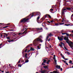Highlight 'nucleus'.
I'll return each instance as SVG.
<instances>
[{"label":"nucleus","mask_w":73,"mask_h":73,"mask_svg":"<svg viewBox=\"0 0 73 73\" xmlns=\"http://www.w3.org/2000/svg\"><path fill=\"white\" fill-rule=\"evenodd\" d=\"M47 23H48L49 24H50V22L49 21H47Z\"/></svg>","instance_id":"49"},{"label":"nucleus","mask_w":73,"mask_h":73,"mask_svg":"<svg viewBox=\"0 0 73 73\" xmlns=\"http://www.w3.org/2000/svg\"><path fill=\"white\" fill-rule=\"evenodd\" d=\"M38 30H42V28H40V29L38 28Z\"/></svg>","instance_id":"41"},{"label":"nucleus","mask_w":73,"mask_h":73,"mask_svg":"<svg viewBox=\"0 0 73 73\" xmlns=\"http://www.w3.org/2000/svg\"><path fill=\"white\" fill-rule=\"evenodd\" d=\"M55 25L56 26H58V25H59V24L58 23H55Z\"/></svg>","instance_id":"26"},{"label":"nucleus","mask_w":73,"mask_h":73,"mask_svg":"<svg viewBox=\"0 0 73 73\" xmlns=\"http://www.w3.org/2000/svg\"><path fill=\"white\" fill-rule=\"evenodd\" d=\"M44 59V60H48V58H44V59Z\"/></svg>","instance_id":"48"},{"label":"nucleus","mask_w":73,"mask_h":73,"mask_svg":"<svg viewBox=\"0 0 73 73\" xmlns=\"http://www.w3.org/2000/svg\"><path fill=\"white\" fill-rule=\"evenodd\" d=\"M21 60V59H20L19 60V61L18 62V63H20V60Z\"/></svg>","instance_id":"40"},{"label":"nucleus","mask_w":73,"mask_h":73,"mask_svg":"<svg viewBox=\"0 0 73 73\" xmlns=\"http://www.w3.org/2000/svg\"><path fill=\"white\" fill-rule=\"evenodd\" d=\"M50 60H48L47 62H46V64H49V62H50Z\"/></svg>","instance_id":"23"},{"label":"nucleus","mask_w":73,"mask_h":73,"mask_svg":"<svg viewBox=\"0 0 73 73\" xmlns=\"http://www.w3.org/2000/svg\"><path fill=\"white\" fill-rule=\"evenodd\" d=\"M66 64L67 65H68V64L67 63H66Z\"/></svg>","instance_id":"62"},{"label":"nucleus","mask_w":73,"mask_h":73,"mask_svg":"<svg viewBox=\"0 0 73 73\" xmlns=\"http://www.w3.org/2000/svg\"><path fill=\"white\" fill-rule=\"evenodd\" d=\"M64 49H66V50H67V51H68V49H67L66 48L65 46V45H64Z\"/></svg>","instance_id":"29"},{"label":"nucleus","mask_w":73,"mask_h":73,"mask_svg":"<svg viewBox=\"0 0 73 73\" xmlns=\"http://www.w3.org/2000/svg\"><path fill=\"white\" fill-rule=\"evenodd\" d=\"M18 35H21V33H19L18 34Z\"/></svg>","instance_id":"53"},{"label":"nucleus","mask_w":73,"mask_h":73,"mask_svg":"<svg viewBox=\"0 0 73 73\" xmlns=\"http://www.w3.org/2000/svg\"><path fill=\"white\" fill-rule=\"evenodd\" d=\"M48 36L49 37H52L53 36V35L51 33L50 34H48Z\"/></svg>","instance_id":"17"},{"label":"nucleus","mask_w":73,"mask_h":73,"mask_svg":"<svg viewBox=\"0 0 73 73\" xmlns=\"http://www.w3.org/2000/svg\"><path fill=\"white\" fill-rule=\"evenodd\" d=\"M59 46H60V47H62V45H61V44H59Z\"/></svg>","instance_id":"45"},{"label":"nucleus","mask_w":73,"mask_h":73,"mask_svg":"<svg viewBox=\"0 0 73 73\" xmlns=\"http://www.w3.org/2000/svg\"><path fill=\"white\" fill-rule=\"evenodd\" d=\"M42 60L43 61L42 63H44V64H45V63H46V60L44 59H43Z\"/></svg>","instance_id":"19"},{"label":"nucleus","mask_w":73,"mask_h":73,"mask_svg":"<svg viewBox=\"0 0 73 73\" xmlns=\"http://www.w3.org/2000/svg\"><path fill=\"white\" fill-rule=\"evenodd\" d=\"M62 57L64 59V58H65V57H64V55H62Z\"/></svg>","instance_id":"44"},{"label":"nucleus","mask_w":73,"mask_h":73,"mask_svg":"<svg viewBox=\"0 0 73 73\" xmlns=\"http://www.w3.org/2000/svg\"><path fill=\"white\" fill-rule=\"evenodd\" d=\"M64 40H65V41H66V42H67V44H68L70 47L71 48H73V46H72L71 44H73V43L71 41L69 40V38H68V37H65L64 38Z\"/></svg>","instance_id":"2"},{"label":"nucleus","mask_w":73,"mask_h":73,"mask_svg":"<svg viewBox=\"0 0 73 73\" xmlns=\"http://www.w3.org/2000/svg\"><path fill=\"white\" fill-rule=\"evenodd\" d=\"M10 31H14V30L11 29L10 30Z\"/></svg>","instance_id":"56"},{"label":"nucleus","mask_w":73,"mask_h":73,"mask_svg":"<svg viewBox=\"0 0 73 73\" xmlns=\"http://www.w3.org/2000/svg\"><path fill=\"white\" fill-rule=\"evenodd\" d=\"M66 8L67 10H68V11H70V10H71L72 9H73V7H71V8H70L69 7H66Z\"/></svg>","instance_id":"13"},{"label":"nucleus","mask_w":73,"mask_h":73,"mask_svg":"<svg viewBox=\"0 0 73 73\" xmlns=\"http://www.w3.org/2000/svg\"><path fill=\"white\" fill-rule=\"evenodd\" d=\"M62 33V35H66V33Z\"/></svg>","instance_id":"35"},{"label":"nucleus","mask_w":73,"mask_h":73,"mask_svg":"<svg viewBox=\"0 0 73 73\" xmlns=\"http://www.w3.org/2000/svg\"><path fill=\"white\" fill-rule=\"evenodd\" d=\"M62 61H63V62H64V63H66V61L63 60H62Z\"/></svg>","instance_id":"43"},{"label":"nucleus","mask_w":73,"mask_h":73,"mask_svg":"<svg viewBox=\"0 0 73 73\" xmlns=\"http://www.w3.org/2000/svg\"><path fill=\"white\" fill-rule=\"evenodd\" d=\"M7 27H8V26H7L4 27H3V28H7Z\"/></svg>","instance_id":"32"},{"label":"nucleus","mask_w":73,"mask_h":73,"mask_svg":"<svg viewBox=\"0 0 73 73\" xmlns=\"http://www.w3.org/2000/svg\"><path fill=\"white\" fill-rule=\"evenodd\" d=\"M61 18L62 19V23H63V22H64V18H62V17H61Z\"/></svg>","instance_id":"39"},{"label":"nucleus","mask_w":73,"mask_h":73,"mask_svg":"<svg viewBox=\"0 0 73 73\" xmlns=\"http://www.w3.org/2000/svg\"><path fill=\"white\" fill-rule=\"evenodd\" d=\"M29 18L26 19V18H24L22 19V20H21L19 22L20 23H23V24H24L25 23L27 22L29 20Z\"/></svg>","instance_id":"3"},{"label":"nucleus","mask_w":73,"mask_h":73,"mask_svg":"<svg viewBox=\"0 0 73 73\" xmlns=\"http://www.w3.org/2000/svg\"><path fill=\"white\" fill-rule=\"evenodd\" d=\"M44 17H45V18H46V17H48V18H49V19H52V17H51V16H50V15L48 14L46 15H45Z\"/></svg>","instance_id":"7"},{"label":"nucleus","mask_w":73,"mask_h":73,"mask_svg":"<svg viewBox=\"0 0 73 73\" xmlns=\"http://www.w3.org/2000/svg\"><path fill=\"white\" fill-rule=\"evenodd\" d=\"M58 24H60V25H62V23H58Z\"/></svg>","instance_id":"55"},{"label":"nucleus","mask_w":73,"mask_h":73,"mask_svg":"<svg viewBox=\"0 0 73 73\" xmlns=\"http://www.w3.org/2000/svg\"><path fill=\"white\" fill-rule=\"evenodd\" d=\"M58 38L59 41H62L63 40V38H61L59 36H58Z\"/></svg>","instance_id":"12"},{"label":"nucleus","mask_w":73,"mask_h":73,"mask_svg":"<svg viewBox=\"0 0 73 73\" xmlns=\"http://www.w3.org/2000/svg\"><path fill=\"white\" fill-rule=\"evenodd\" d=\"M30 50H31V51L35 50V49H34L32 47H31Z\"/></svg>","instance_id":"22"},{"label":"nucleus","mask_w":73,"mask_h":73,"mask_svg":"<svg viewBox=\"0 0 73 73\" xmlns=\"http://www.w3.org/2000/svg\"><path fill=\"white\" fill-rule=\"evenodd\" d=\"M36 14V13H32L31 14L28 16V17H30V16H31V17H32L34 16H37L36 15H36H34V14Z\"/></svg>","instance_id":"5"},{"label":"nucleus","mask_w":73,"mask_h":73,"mask_svg":"<svg viewBox=\"0 0 73 73\" xmlns=\"http://www.w3.org/2000/svg\"><path fill=\"white\" fill-rule=\"evenodd\" d=\"M60 44H61V45H62V44H63L64 46V45H65V44H64V43H62V42H61Z\"/></svg>","instance_id":"27"},{"label":"nucleus","mask_w":73,"mask_h":73,"mask_svg":"<svg viewBox=\"0 0 73 73\" xmlns=\"http://www.w3.org/2000/svg\"><path fill=\"white\" fill-rule=\"evenodd\" d=\"M14 40L13 39H8V42H13V41Z\"/></svg>","instance_id":"15"},{"label":"nucleus","mask_w":73,"mask_h":73,"mask_svg":"<svg viewBox=\"0 0 73 73\" xmlns=\"http://www.w3.org/2000/svg\"><path fill=\"white\" fill-rule=\"evenodd\" d=\"M1 37H3V35H2V34H1Z\"/></svg>","instance_id":"63"},{"label":"nucleus","mask_w":73,"mask_h":73,"mask_svg":"<svg viewBox=\"0 0 73 73\" xmlns=\"http://www.w3.org/2000/svg\"><path fill=\"white\" fill-rule=\"evenodd\" d=\"M55 57H56V55H54V57L53 58V59H54V61L55 63L56 64H57V60H56V58H55Z\"/></svg>","instance_id":"10"},{"label":"nucleus","mask_w":73,"mask_h":73,"mask_svg":"<svg viewBox=\"0 0 73 73\" xmlns=\"http://www.w3.org/2000/svg\"><path fill=\"white\" fill-rule=\"evenodd\" d=\"M37 48H38V49H40V47H39V46H37Z\"/></svg>","instance_id":"42"},{"label":"nucleus","mask_w":73,"mask_h":73,"mask_svg":"<svg viewBox=\"0 0 73 73\" xmlns=\"http://www.w3.org/2000/svg\"><path fill=\"white\" fill-rule=\"evenodd\" d=\"M18 66H19V67H21V65L20 64H19L18 65Z\"/></svg>","instance_id":"34"},{"label":"nucleus","mask_w":73,"mask_h":73,"mask_svg":"<svg viewBox=\"0 0 73 73\" xmlns=\"http://www.w3.org/2000/svg\"><path fill=\"white\" fill-rule=\"evenodd\" d=\"M49 37L48 35L47 36V38H49Z\"/></svg>","instance_id":"60"},{"label":"nucleus","mask_w":73,"mask_h":73,"mask_svg":"<svg viewBox=\"0 0 73 73\" xmlns=\"http://www.w3.org/2000/svg\"><path fill=\"white\" fill-rule=\"evenodd\" d=\"M67 53L68 54V55L70 54V53L68 51L67 52Z\"/></svg>","instance_id":"46"},{"label":"nucleus","mask_w":73,"mask_h":73,"mask_svg":"<svg viewBox=\"0 0 73 73\" xmlns=\"http://www.w3.org/2000/svg\"><path fill=\"white\" fill-rule=\"evenodd\" d=\"M23 57L24 58L25 57V55H24V54H23Z\"/></svg>","instance_id":"47"},{"label":"nucleus","mask_w":73,"mask_h":73,"mask_svg":"<svg viewBox=\"0 0 73 73\" xmlns=\"http://www.w3.org/2000/svg\"><path fill=\"white\" fill-rule=\"evenodd\" d=\"M29 62V60H26L25 62H25Z\"/></svg>","instance_id":"31"},{"label":"nucleus","mask_w":73,"mask_h":73,"mask_svg":"<svg viewBox=\"0 0 73 73\" xmlns=\"http://www.w3.org/2000/svg\"><path fill=\"white\" fill-rule=\"evenodd\" d=\"M3 34L4 35H6L7 39H8L9 40L10 39V37H7V36H8L7 34L4 33H3Z\"/></svg>","instance_id":"9"},{"label":"nucleus","mask_w":73,"mask_h":73,"mask_svg":"<svg viewBox=\"0 0 73 73\" xmlns=\"http://www.w3.org/2000/svg\"><path fill=\"white\" fill-rule=\"evenodd\" d=\"M72 62V60H70V61L69 62V63L70 64H71V63Z\"/></svg>","instance_id":"33"},{"label":"nucleus","mask_w":73,"mask_h":73,"mask_svg":"<svg viewBox=\"0 0 73 73\" xmlns=\"http://www.w3.org/2000/svg\"><path fill=\"white\" fill-rule=\"evenodd\" d=\"M30 51H31V50H28V51L27 52V53H29V52H30Z\"/></svg>","instance_id":"51"},{"label":"nucleus","mask_w":73,"mask_h":73,"mask_svg":"<svg viewBox=\"0 0 73 73\" xmlns=\"http://www.w3.org/2000/svg\"><path fill=\"white\" fill-rule=\"evenodd\" d=\"M49 47L50 48H52V46H51V45H50V46H49Z\"/></svg>","instance_id":"61"},{"label":"nucleus","mask_w":73,"mask_h":73,"mask_svg":"<svg viewBox=\"0 0 73 73\" xmlns=\"http://www.w3.org/2000/svg\"><path fill=\"white\" fill-rule=\"evenodd\" d=\"M35 13L36 16H40V15H41V13H40L39 12H36Z\"/></svg>","instance_id":"11"},{"label":"nucleus","mask_w":73,"mask_h":73,"mask_svg":"<svg viewBox=\"0 0 73 73\" xmlns=\"http://www.w3.org/2000/svg\"><path fill=\"white\" fill-rule=\"evenodd\" d=\"M70 24H65L64 25V26H69V25H70Z\"/></svg>","instance_id":"28"},{"label":"nucleus","mask_w":73,"mask_h":73,"mask_svg":"<svg viewBox=\"0 0 73 73\" xmlns=\"http://www.w3.org/2000/svg\"><path fill=\"white\" fill-rule=\"evenodd\" d=\"M50 22L51 23H53V22H54V21L53 20L51 21H50Z\"/></svg>","instance_id":"37"},{"label":"nucleus","mask_w":73,"mask_h":73,"mask_svg":"<svg viewBox=\"0 0 73 73\" xmlns=\"http://www.w3.org/2000/svg\"><path fill=\"white\" fill-rule=\"evenodd\" d=\"M5 73H9V71H5Z\"/></svg>","instance_id":"57"},{"label":"nucleus","mask_w":73,"mask_h":73,"mask_svg":"<svg viewBox=\"0 0 73 73\" xmlns=\"http://www.w3.org/2000/svg\"><path fill=\"white\" fill-rule=\"evenodd\" d=\"M57 71V70H56V71H54L53 72H50V73H60V72H58Z\"/></svg>","instance_id":"14"},{"label":"nucleus","mask_w":73,"mask_h":73,"mask_svg":"<svg viewBox=\"0 0 73 73\" xmlns=\"http://www.w3.org/2000/svg\"><path fill=\"white\" fill-rule=\"evenodd\" d=\"M25 57L26 58H28V54L27 53H25Z\"/></svg>","instance_id":"18"},{"label":"nucleus","mask_w":73,"mask_h":73,"mask_svg":"<svg viewBox=\"0 0 73 73\" xmlns=\"http://www.w3.org/2000/svg\"><path fill=\"white\" fill-rule=\"evenodd\" d=\"M27 31V30H25L24 32H23V33H21V35H23V34H24V33H25V32H26Z\"/></svg>","instance_id":"25"},{"label":"nucleus","mask_w":73,"mask_h":73,"mask_svg":"<svg viewBox=\"0 0 73 73\" xmlns=\"http://www.w3.org/2000/svg\"><path fill=\"white\" fill-rule=\"evenodd\" d=\"M61 1H58V2L57 3V5H60V3Z\"/></svg>","instance_id":"21"},{"label":"nucleus","mask_w":73,"mask_h":73,"mask_svg":"<svg viewBox=\"0 0 73 73\" xmlns=\"http://www.w3.org/2000/svg\"><path fill=\"white\" fill-rule=\"evenodd\" d=\"M66 9H63L62 10L61 15L63 17H64V18L65 17V11H66Z\"/></svg>","instance_id":"4"},{"label":"nucleus","mask_w":73,"mask_h":73,"mask_svg":"<svg viewBox=\"0 0 73 73\" xmlns=\"http://www.w3.org/2000/svg\"><path fill=\"white\" fill-rule=\"evenodd\" d=\"M64 60H68V59H67V58H64Z\"/></svg>","instance_id":"54"},{"label":"nucleus","mask_w":73,"mask_h":73,"mask_svg":"<svg viewBox=\"0 0 73 73\" xmlns=\"http://www.w3.org/2000/svg\"><path fill=\"white\" fill-rule=\"evenodd\" d=\"M60 66L57 65L56 66V68H57V69H60Z\"/></svg>","instance_id":"16"},{"label":"nucleus","mask_w":73,"mask_h":73,"mask_svg":"<svg viewBox=\"0 0 73 73\" xmlns=\"http://www.w3.org/2000/svg\"><path fill=\"white\" fill-rule=\"evenodd\" d=\"M40 16H38L37 18V20H36V21L37 22L38 21V20H39V19H40Z\"/></svg>","instance_id":"20"},{"label":"nucleus","mask_w":73,"mask_h":73,"mask_svg":"<svg viewBox=\"0 0 73 73\" xmlns=\"http://www.w3.org/2000/svg\"><path fill=\"white\" fill-rule=\"evenodd\" d=\"M24 31V28H23V29H22L21 30V32H23Z\"/></svg>","instance_id":"30"},{"label":"nucleus","mask_w":73,"mask_h":73,"mask_svg":"<svg viewBox=\"0 0 73 73\" xmlns=\"http://www.w3.org/2000/svg\"><path fill=\"white\" fill-rule=\"evenodd\" d=\"M66 36H69V35L68 34V33H66Z\"/></svg>","instance_id":"38"},{"label":"nucleus","mask_w":73,"mask_h":73,"mask_svg":"<svg viewBox=\"0 0 73 73\" xmlns=\"http://www.w3.org/2000/svg\"><path fill=\"white\" fill-rule=\"evenodd\" d=\"M44 63H42V65H44V66L45 65V64H44Z\"/></svg>","instance_id":"36"},{"label":"nucleus","mask_w":73,"mask_h":73,"mask_svg":"<svg viewBox=\"0 0 73 73\" xmlns=\"http://www.w3.org/2000/svg\"><path fill=\"white\" fill-rule=\"evenodd\" d=\"M28 33V31H26L25 32V35H26V34H27V33Z\"/></svg>","instance_id":"52"},{"label":"nucleus","mask_w":73,"mask_h":73,"mask_svg":"<svg viewBox=\"0 0 73 73\" xmlns=\"http://www.w3.org/2000/svg\"><path fill=\"white\" fill-rule=\"evenodd\" d=\"M42 38V36H39V37L36 38L34 40L33 42V44L34 45H37L38 44V41H40V42H42L43 41L42 40L41 38Z\"/></svg>","instance_id":"1"},{"label":"nucleus","mask_w":73,"mask_h":73,"mask_svg":"<svg viewBox=\"0 0 73 73\" xmlns=\"http://www.w3.org/2000/svg\"><path fill=\"white\" fill-rule=\"evenodd\" d=\"M50 11H53V9H50Z\"/></svg>","instance_id":"50"},{"label":"nucleus","mask_w":73,"mask_h":73,"mask_svg":"<svg viewBox=\"0 0 73 73\" xmlns=\"http://www.w3.org/2000/svg\"><path fill=\"white\" fill-rule=\"evenodd\" d=\"M44 18H42L40 19V20L38 22V24H41V23H42L43 22V21H44Z\"/></svg>","instance_id":"6"},{"label":"nucleus","mask_w":73,"mask_h":73,"mask_svg":"<svg viewBox=\"0 0 73 73\" xmlns=\"http://www.w3.org/2000/svg\"><path fill=\"white\" fill-rule=\"evenodd\" d=\"M39 72L42 73H46V72H47V71L45 70H42V69H41V71H40Z\"/></svg>","instance_id":"8"},{"label":"nucleus","mask_w":73,"mask_h":73,"mask_svg":"<svg viewBox=\"0 0 73 73\" xmlns=\"http://www.w3.org/2000/svg\"><path fill=\"white\" fill-rule=\"evenodd\" d=\"M50 40V38L48 40V41H49Z\"/></svg>","instance_id":"59"},{"label":"nucleus","mask_w":73,"mask_h":73,"mask_svg":"<svg viewBox=\"0 0 73 73\" xmlns=\"http://www.w3.org/2000/svg\"><path fill=\"white\" fill-rule=\"evenodd\" d=\"M60 70L61 71H62V68H60Z\"/></svg>","instance_id":"58"},{"label":"nucleus","mask_w":73,"mask_h":73,"mask_svg":"<svg viewBox=\"0 0 73 73\" xmlns=\"http://www.w3.org/2000/svg\"><path fill=\"white\" fill-rule=\"evenodd\" d=\"M73 14L72 15L71 17H73Z\"/></svg>","instance_id":"64"},{"label":"nucleus","mask_w":73,"mask_h":73,"mask_svg":"<svg viewBox=\"0 0 73 73\" xmlns=\"http://www.w3.org/2000/svg\"><path fill=\"white\" fill-rule=\"evenodd\" d=\"M44 68V69H46V68H48V66H43Z\"/></svg>","instance_id":"24"}]
</instances>
